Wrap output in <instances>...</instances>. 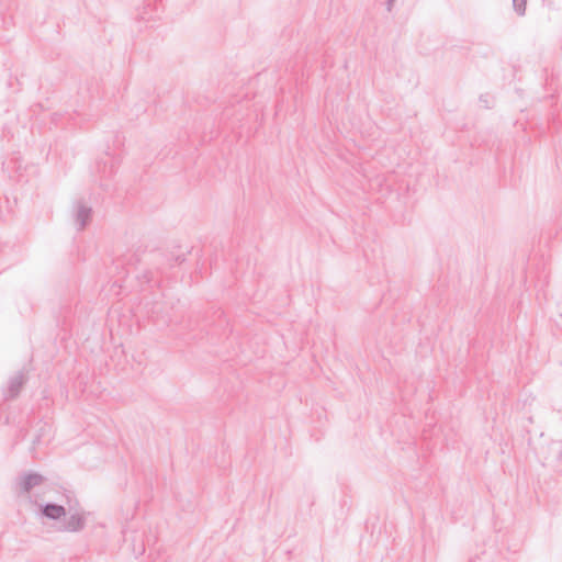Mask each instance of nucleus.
<instances>
[{
	"label": "nucleus",
	"instance_id": "nucleus-1",
	"mask_svg": "<svg viewBox=\"0 0 562 562\" xmlns=\"http://www.w3.org/2000/svg\"><path fill=\"white\" fill-rule=\"evenodd\" d=\"M44 514L49 518L58 519L65 515V509L58 505H47L44 508Z\"/></svg>",
	"mask_w": 562,
	"mask_h": 562
}]
</instances>
